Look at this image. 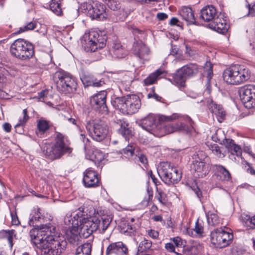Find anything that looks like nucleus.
I'll use <instances>...</instances> for the list:
<instances>
[{"label": "nucleus", "instance_id": "3c124183", "mask_svg": "<svg viewBox=\"0 0 255 255\" xmlns=\"http://www.w3.org/2000/svg\"><path fill=\"white\" fill-rule=\"evenodd\" d=\"M43 219L41 217V213L39 211V209H37V210H34V213L29 220V224L30 226H34V221H39L41 222V220Z\"/></svg>", "mask_w": 255, "mask_h": 255}, {"label": "nucleus", "instance_id": "f704fd0d", "mask_svg": "<svg viewBox=\"0 0 255 255\" xmlns=\"http://www.w3.org/2000/svg\"><path fill=\"white\" fill-rule=\"evenodd\" d=\"M241 221L247 229H255V215L251 217L247 214H243L241 217Z\"/></svg>", "mask_w": 255, "mask_h": 255}, {"label": "nucleus", "instance_id": "c9c22d12", "mask_svg": "<svg viewBox=\"0 0 255 255\" xmlns=\"http://www.w3.org/2000/svg\"><path fill=\"white\" fill-rule=\"evenodd\" d=\"M105 154L98 149L95 150L91 155L90 156V159L94 162L97 166H102V161L105 159Z\"/></svg>", "mask_w": 255, "mask_h": 255}, {"label": "nucleus", "instance_id": "b1692460", "mask_svg": "<svg viewBox=\"0 0 255 255\" xmlns=\"http://www.w3.org/2000/svg\"><path fill=\"white\" fill-rule=\"evenodd\" d=\"M217 15V9L212 5L205 6L200 11V17L205 21H213Z\"/></svg>", "mask_w": 255, "mask_h": 255}, {"label": "nucleus", "instance_id": "5701e85b", "mask_svg": "<svg viewBox=\"0 0 255 255\" xmlns=\"http://www.w3.org/2000/svg\"><path fill=\"white\" fill-rule=\"evenodd\" d=\"M128 249L126 245L122 242L110 244L106 249V255H126Z\"/></svg>", "mask_w": 255, "mask_h": 255}, {"label": "nucleus", "instance_id": "13d9d810", "mask_svg": "<svg viewBox=\"0 0 255 255\" xmlns=\"http://www.w3.org/2000/svg\"><path fill=\"white\" fill-rule=\"evenodd\" d=\"M10 216L11 217V223L12 225H18L20 224V222L15 210L10 212Z\"/></svg>", "mask_w": 255, "mask_h": 255}, {"label": "nucleus", "instance_id": "5fc2aeb1", "mask_svg": "<svg viewBox=\"0 0 255 255\" xmlns=\"http://www.w3.org/2000/svg\"><path fill=\"white\" fill-rule=\"evenodd\" d=\"M134 146L133 145H128L125 148L123 149V152L128 157H131L134 153Z\"/></svg>", "mask_w": 255, "mask_h": 255}, {"label": "nucleus", "instance_id": "de8ad7c7", "mask_svg": "<svg viewBox=\"0 0 255 255\" xmlns=\"http://www.w3.org/2000/svg\"><path fill=\"white\" fill-rule=\"evenodd\" d=\"M155 199H156L162 205H165L167 202L166 194L163 190L159 188H156Z\"/></svg>", "mask_w": 255, "mask_h": 255}, {"label": "nucleus", "instance_id": "4be33fe9", "mask_svg": "<svg viewBox=\"0 0 255 255\" xmlns=\"http://www.w3.org/2000/svg\"><path fill=\"white\" fill-rule=\"evenodd\" d=\"M131 50L133 54L141 60H148L147 57L150 51L148 47L141 40L134 42Z\"/></svg>", "mask_w": 255, "mask_h": 255}, {"label": "nucleus", "instance_id": "e2e57ef3", "mask_svg": "<svg viewBox=\"0 0 255 255\" xmlns=\"http://www.w3.org/2000/svg\"><path fill=\"white\" fill-rule=\"evenodd\" d=\"M148 235L151 238L155 239L158 237L159 234L157 231L151 229L148 231Z\"/></svg>", "mask_w": 255, "mask_h": 255}, {"label": "nucleus", "instance_id": "052dcab7", "mask_svg": "<svg viewBox=\"0 0 255 255\" xmlns=\"http://www.w3.org/2000/svg\"><path fill=\"white\" fill-rule=\"evenodd\" d=\"M246 9L247 10V12L245 15V16L249 15L254 16L255 15V3L252 6V7H251L250 4L246 5Z\"/></svg>", "mask_w": 255, "mask_h": 255}, {"label": "nucleus", "instance_id": "58836bf2", "mask_svg": "<svg viewBox=\"0 0 255 255\" xmlns=\"http://www.w3.org/2000/svg\"><path fill=\"white\" fill-rule=\"evenodd\" d=\"M92 247L91 243L83 244L77 248L76 255H91Z\"/></svg>", "mask_w": 255, "mask_h": 255}, {"label": "nucleus", "instance_id": "9b49d317", "mask_svg": "<svg viewBox=\"0 0 255 255\" xmlns=\"http://www.w3.org/2000/svg\"><path fill=\"white\" fill-rule=\"evenodd\" d=\"M86 128L92 138L98 141L104 139L109 130L105 122L97 119L87 122Z\"/></svg>", "mask_w": 255, "mask_h": 255}, {"label": "nucleus", "instance_id": "0e129e2a", "mask_svg": "<svg viewBox=\"0 0 255 255\" xmlns=\"http://www.w3.org/2000/svg\"><path fill=\"white\" fill-rule=\"evenodd\" d=\"M165 248L169 252H175V247L172 243H168L165 244Z\"/></svg>", "mask_w": 255, "mask_h": 255}, {"label": "nucleus", "instance_id": "37998d69", "mask_svg": "<svg viewBox=\"0 0 255 255\" xmlns=\"http://www.w3.org/2000/svg\"><path fill=\"white\" fill-rule=\"evenodd\" d=\"M151 246L152 242L149 240L144 239L139 243L137 249V255L147 252L150 249Z\"/></svg>", "mask_w": 255, "mask_h": 255}, {"label": "nucleus", "instance_id": "603ef678", "mask_svg": "<svg viewBox=\"0 0 255 255\" xmlns=\"http://www.w3.org/2000/svg\"><path fill=\"white\" fill-rule=\"evenodd\" d=\"M107 6L113 10H118L121 8V4L119 1L116 0H105Z\"/></svg>", "mask_w": 255, "mask_h": 255}, {"label": "nucleus", "instance_id": "39448f33", "mask_svg": "<svg viewBox=\"0 0 255 255\" xmlns=\"http://www.w3.org/2000/svg\"><path fill=\"white\" fill-rule=\"evenodd\" d=\"M159 119L163 122H170L176 119H180L181 121H184L186 123L181 122L165 126L159 125L158 129L163 130L164 134H169L176 131L188 132L193 128L194 122L188 116H181L175 113L169 116L162 115L159 118Z\"/></svg>", "mask_w": 255, "mask_h": 255}, {"label": "nucleus", "instance_id": "aec40b11", "mask_svg": "<svg viewBox=\"0 0 255 255\" xmlns=\"http://www.w3.org/2000/svg\"><path fill=\"white\" fill-rule=\"evenodd\" d=\"M155 115L149 114L140 120L139 126L154 135H157L159 126L156 124Z\"/></svg>", "mask_w": 255, "mask_h": 255}, {"label": "nucleus", "instance_id": "bf43d9fd", "mask_svg": "<svg viewBox=\"0 0 255 255\" xmlns=\"http://www.w3.org/2000/svg\"><path fill=\"white\" fill-rule=\"evenodd\" d=\"M128 28L129 30H130L133 33L134 35H141L143 33V31L139 30L134 25H128Z\"/></svg>", "mask_w": 255, "mask_h": 255}, {"label": "nucleus", "instance_id": "680f3d73", "mask_svg": "<svg viewBox=\"0 0 255 255\" xmlns=\"http://www.w3.org/2000/svg\"><path fill=\"white\" fill-rule=\"evenodd\" d=\"M147 97L148 98H154L157 101H160L162 99L161 97H160L157 94L155 93L154 92H152V93H149L147 95Z\"/></svg>", "mask_w": 255, "mask_h": 255}, {"label": "nucleus", "instance_id": "4d7b16f0", "mask_svg": "<svg viewBox=\"0 0 255 255\" xmlns=\"http://www.w3.org/2000/svg\"><path fill=\"white\" fill-rule=\"evenodd\" d=\"M14 231H8V232H6L5 234V238H6L8 243L9 246L10 248H12V239L14 236Z\"/></svg>", "mask_w": 255, "mask_h": 255}, {"label": "nucleus", "instance_id": "4c0bfd02", "mask_svg": "<svg viewBox=\"0 0 255 255\" xmlns=\"http://www.w3.org/2000/svg\"><path fill=\"white\" fill-rule=\"evenodd\" d=\"M164 73V71L161 69H157L155 72L151 74L144 80L145 85H150L154 83L156 80L161 77Z\"/></svg>", "mask_w": 255, "mask_h": 255}, {"label": "nucleus", "instance_id": "2eb2a0df", "mask_svg": "<svg viewBox=\"0 0 255 255\" xmlns=\"http://www.w3.org/2000/svg\"><path fill=\"white\" fill-rule=\"evenodd\" d=\"M121 109L123 113L131 115L137 112L141 107V102L138 96L128 95L122 98Z\"/></svg>", "mask_w": 255, "mask_h": 255}, {"label": "nucleus", "instance_id": "c756f323", "mask_svg": "<svg viewBox=\"0 0 255 255\" xmlns=\"http://www.w3.org/2000/svg\"><path fill=\"white\" fill-rule=\"evenodd\" d=\"M208 107L211 112L218 118V120L221 122V120L223 119L226 115L222 107L220 105L215 104L212 100L209 103Z\"/></svg>", "mask_w": 255, "mask_h": 255}, {"label": "nucleus", "instance_id": "f03ea898", "mask_svg": "<svg viewBox=\"0 0 255 255\" xmlns=\"http://www.w3.org/2000/svg\"><path fill=\"white\" fill-rule=\"evenodd\" d=\"M69 142L65 135L56 131L53 143L45 144L43 147L45 156L52 160L60 158L66 153L72 152V148L69 146Z\"/></svg>", "mask_w": 255, "mask_h": 255}, {"label": "nucleus", "instance_id": "dca6fc26", "mask_svg": "<svg viewBox=\"0 0 255 255\" xmlns=\"http://www.w3.org/2000/svg\"><path fill=\"white\" fill-rule=\"evenodd\" d=\"M239 93L241 100L246 108H255V85H246L241 88Z\"/></svg>", "mask_w": 255, "mask_h": 255}, {"label": "nucleus", "instance_id": "f257e3e1", "mask_svg": "<svg viewBox=\"0 0 255 255\" xmlns=\"http://www.w3.org/2000/svg\"><path fill=\"white\" fill-rule=\"evenodd\" d=\"M54 234L44 236L35 242L37 252L41 255H60L66 249L67 242L60 237H54Z\"/></svg>", "mask_w": 255, "mask_h": 255}, {"label": "nucleus", "instance_id": "c85d7f7f", "mask_svg": "<svg viewBox=\"0 0 255 255\" xmlns=\"http://www.w3.org/2000/svg\"><path fill=\"white\" fill-rule=\"evenodd\" d=\"M222 144L224 145L232 154H236L237 156L242 154V150L241 147L236 144L233 140L226 138L224 143Z\"/></svg>", "mask_w": 255, "mask_h": 255}, {"label": "nucleus", "instance_id": "ea45409f", "mask_svg": "<svg viewBox=\"0 0 255 255\" xmlns=\"http://www.w3.org/2000/svg\"><path fill=\"white\" fill-rule=\"evenodd\" d=\"M211 138L214 141L219 142L221 144L224 143L226 139L225 132L221 128L217 129L212 134Z\"/></svg>", "mask_w": 255, "mask_h": 255}, {"label": "nucleus", "instance_id": "a211bd4d", "mask_svg": "<svg viewBox=\"0 0 255 255\" xmlns=\"http://www.w3.org/2000/svg\"><path fill=\"white\" fill-rule=\"evenodd\" d=\"M36 226L38 228L32 229L29 232L31 239L35 245L36 242H39L44 236H46V235L50 234L55 233V227L52 226L51 224H41L39 226Z\"/></svg>", "mask_w": 255, "mask_h": 255}, {"label": "nucleus", "instance_id": "7ed1b4c3", "mask_svg": "<svg viewBox=\"0 0 255 255\" xmlns=\"http://www.w3.org/2000/svg\"><path fill=\"white\" fill-rule=\"evenodd\" d=\"M82 217L81 208H79L73 215L67 214L64 218L65 224L69 226V229L66 231V237L68 241L73 245H77L81 238V233L87 235L82 231L81 226L82 223L80 219Z\"/></svg>", "mask_w": 255, "mask_h": 255}, {"label": "nucleus", "instance_id": "a878e982", "mask_svg": "<svg viewBox=\"0 0 255 255\" xmlns=\"http://www.w3.org/2000/svg\"><path fill=\"white\" fill-rule=\"evenodd\" d=\"M80 79L85 87H100L104 83L101 81L97 80L93 75L83 73L80 76Z\"/></svg>", "mask_w": 255, "mask_h": 255}, {"label": "nucleus", "instance_id": "393cba45", "mask_svg": "<svg viewBox=\"0 0 255 255\" xmlns=\"http://www.w3.org/2000/svg\"><path fill=\"white\" fill-rule=\"evenodd\" d=\"M178 12L187 24H192L195 22L194 14L191 7L183 6L179 10Z\"/></svg>", "mask_w": 255, "mask_h": 255}, {"label": "nucleus", "instance_id": "0eeeda50", "mask_svg": "<svg viewBox=\"0 0 255 255\" xmlns=\"http://www.w3.org/2000/svg\"><path fill=\"white\" fill-rule=\"evenodd\" d=\"M53 80L58 90L65 94L75 92L77 83L75 78L70 73L63 70L56 71L53 75Z\"/></svg>", "mask_w": 255, "mask_h": 255}, {"label": "nucleus", "instance_id": "864d4df0", "mask_svg": "<svg viewBox=\"0 0 255 255\" xmlns=\"http://www.w3.org/2000/svg\"><path fill=\"white\" fill-rule=\"evenodd\" d=\"M36 26L35 22H30L26 25L19 27L18 31L15 32L16 34L21 33L25 31L33 29Z\"/></svg>", "mask_w": 255, "mask_h": 255}, {"label": "nucleus", "instance_id": "f8f14e48", "mask_svg": "<svg viewBox=\"0 0 255 255\" xmlns=\"http://www.w3.org/2000/svg\"><path fill=\"white\" fill-rule=\"evenodd\" d=\"M194 160L192 168L194 170V176L197 178H203L207 175L210 169L209 157L201 151L195 153L193 156Z\"/></svg>", "mask_w": 255, "mask_h": 255}, {"label": "nucleus", "instance_id": "72a5a7b5", "mask_svg": "<svg viewBox=\"0 0 255 255\" xmlns=\"http://www.w3.org/2000/svg\"><path fill=\"white\" fill-rule=\"evenodd\" d=\"M206 144L208 149L217 157L223 158L225 156V151L223 147L213 143L208 142Z\"/></svg>", "mask_w": 255, "mask_h": 255}, {"label": "nucleus", "instance_id": "412c9836", "mask_svg": "<svg viewBox=\"0 0 255 255\" xmlns=\"http://www.w3.org/2000/svg\"><path fill=\"white\" fill-rule=\"evenodd\" d=\"M209 26L210 28L223 34L227 32L229 28L227 18L222 14L217 15Z\"/></svg>", "mask_w": 255, "mask_h": 255}, {"label": "nucleus", "instance_id": "bb28decb", "mask_svg": "<svg viewBox=\"0 0 255 255\" xmlns=\"http://www.w3.org/2000/svg\"><path fill=\"white\" fill-rule=\"evenodd\" d=\"M185 75L188 78L192 77L198 74L199 67L195 63H189L180 68Z\"/></svg>", "mask_w": 255, "mask_h": 255}, {"label": "nucleus", "instance_id": "20e7f679", "mask_svg": "<svg viewBox=\"0 0 255 255\" xmlns=\"http://www.w3.org/2000/svg\"><path fill=\"white\" fill-rule=\"evenodd\" d=\"M81 211L82 217L80 220L82 224L81 228L83 232H86V237H88L97 231H99L100 233H104L111 222V219L108 217H92L85 214L84 209L81 208Z\"/></svg>", "mask_w": 255, "mask_h": 255}, {"label": "nucleus", "instance_id": "4468645a", "mask_svg": "<svg viewBox=\"0 0 255 255\" xmlns=\"http://www.w3.org/2000/svg\"><path fill=\"white\" fill-rule=\"evenodd\" d=\"M233 239V234L222 228L215 229L211 233V242L217 248H223L228 246Z\"/></svg>", "mask_w": 255, "mask_h": 255}, {"label": "nucleus", "instance_id": "49530a36", "mask_svg": "<svg viewBox=\"0 0 255 255\" xmlns=\"http://www.w3.org/2000/svg\"><path fill=\"white\" fill-rule=\"evenodd\" d=\"M135 231V227L125 222L121 225V232L127 236H131Z\"/></svg>", "mask_w": 255, "mask_h": 255}, {"label": "nucleus", "instance_id": "69168bd1", "mask_svg": "<svg viewBox=\"0 0 255 255\" xmlns=\"http://www.w3.org/2000/svg\"><path fill=\"white\" fill-rule=\"evenodd\" d=\"M148 175L151 178L152 182L155 184V185H157V183L159 182L157 179L156 178L155 176L153 174V173L151 170L148 171L147 172Z\"/></svg>", "mask_w": 255, "mask_h": 255}, {"label": "nucleus", "instance_id": "8fccbe9b", "mask_svg": "<svg viewBox=\"0 0 255 255\" xmlns=\"http://www.w3.org/2000/svg\"><path fill=\"white\" fill-rule=\"evenodd\" d=\"M29 119V117L27 114V110L26 109H25L22 111V118H20L19 119L18 123L15 126V128L24 126Z\"/></svg>", "mask_w": 255, "mask_h": 255}, {"label": "nucleus", "instance_id": "473e14b6", "mask_svg": "<svg viewBox=\"0 0 255 255\" xmlns=\"http://www.w3.org/2000/svg\"><path fill=\"white\" fill-rule=\"evenodd\" d=\"M128 54V51L119 43L114 44L113 46V56L114 58L121 59L124 58Z\"/></svg>", "mask_w": 255, "mask_h": 255}, {"label": "nucleus", "instance_id": "6e6552de", "mask_svg": "<svg viewBox=\"0 0 255 255\" xmlns=\"http://www.w3.org/2000/svg\"><path fill=\"white\" fill-rule=\"evenodd\" d=\"M105 37L95 30H91L85 33L81 43L87 52H95L106 45Z\"/></svg>", "mask_w": 255, "mask_h": 255}, {"label": "nucleus", "instance_id": "cd10ccee", "mask_svg": "<svg viewBox=\"0 0 255 255\" xmlns=\"http://www.w3.org/2000/svg\"><path fill=\"white\" fill-rule=\"evenodd\" d=\"M117 125L120 127L118 128V132L126 139H128L132 135L131 129L129 127V125L125 121L118 120Z\"/></svg>", "mask_w": 255, "mask_h": 255}, {"label": "nucleus", "instance_id": "6e6d98bb", "mask_svg": "<svg viewBox=\"0 0 255 255\" xmlns=\"http://www.w3.org/2000/svg\"><path fill=\"white\" fill-rule=\"evenodd\" d=\"M242 164L245 165V168L248 173L255 176V170L249 163L244 160L242 162Z\"/></svg>", "mask_w": 255, "mask_h": 255}, {"label": "nucleus", "instance_id": "2f4dec72", "mask_svg": "<svg viewBox=\"0 0 255 255\" xmlns=\"http://www.w3.org/2000/svg\"><path fill=\"white\" fill-rule=\"evenodd\" d=\"M214 168L217 172L218 176L222 181H228L231 178L229 171L223 166L219 164L213 165Z\"/></svg>", "mask_w": 255, "mask_h": 255}, {"label": "nucleus", "instance_id": "1a4fd4ad", "mask_svg": "<svg viewBox=\"0 0 255 255\" xmlns=\"http://www.w3.org/2000/svg\"><path fill=\"white\" fill-rule=\"evenodd\" d=\"M10 51L13 56L22 60L30 59L34 54V48L31 43L21 38L15 40L12 43Z\"/></svg>", "mask_w": 255, "mask_h": 255}, {"label": "nucleus", "instance_id": "774afa93", "mask_svg": "<svg viewBox=\"0 0 255 255\" xmlns=\"http://www.w3.org/2000/svg\"><path fill=\"white\" fill-rule=\"evenodd\" d=\"M2 128L3 130L7 132H9L11 131V126L10 124L8 123H5L3 124Z\"/></svg>", "mask_w": 255, "mask_h": 255}, {"label": "nucleus", "instance_id": "9d476101", "mask_svg": "<svg viewBox=\"0 0 255 255\" xmlns=\"http://www.w3.org/2000/svg\"><path fill=\"white\" fill-rule=\"evenodd\" d=\"M157 170L162 181L168 185L178 183L182 177L180 170L168 162L161 163Z\"/></svg>", "mask_w": 255, "mask_h": 255}, {"label": "nucleus", "instance_id": "7c9ffc66", "mask_svg": "<svg viewBox=\"0 0 255 255\" xmlns=\"http://www.w3.org/2000/svg\"><path fill=\"white\" fill-rule=\"evenodd\" d=\"M204 250L202 244L194 242L189 247L185 250L184 254L186 255H198L201 254Z\"/></svg>", "mask_w": 255, "mask_h": 255}, {"label": "nucleus", "instance_id": "c03bdc74", "mask_svg": "<svg viewBox=\"0 0 255 255\" xmlns=\"http://www.w3.org/2000/svg\"><path fill=\"white\" fill-rule=\"evenodd\" d=\"M37 127L38 129L37 134H43L49 129L50 127L49 122L41 119L38 121Z\"/></svg>", "mask_w": 255, "mask_h": 255}, {"label": "nucleus", "instance_id": "a19ab883", "mask_svg": "<svg viewBox=\"0 0 255 255\" xmlns=\"http://www.w3.org/2000/svg\"><path fill=\"white\" fill-rule=\"evenodd\" d=\"M63 0H51L49 7L51 11L57 15L61 14L62 11L61 3Z\"/></svg>", "mask_w": 255, "mask_h": 255}, {"label": "nucleus", "instance_id": "f3484780", "mask_svg": "<svg viewBox=\"0 0 255 255\" xmlns=\"http://www.w3.org/2000/svg\"><path fill=\"white\" fill-rule=\"evenodd\" d=\"M107 93L103 91L93 95L90 99V104L92 108L102 114L108 113L106 101Z\"/></svg>", "mask_w": 255, "mask_h": 255}, {"label": "nucleus", "instance_id": "09e8293b", "mask_svg": "<svg viewBox=\"0 0 255 255\" xmlns=\"http://www.w3.org/2000/svg\"><path fill=\"white\" fill-rule=\"evenodd\" d=\"M203 68L205 74L207 75V83L209 84L213 75V65L210 62L207 61L204 64Z\"/></svg>", "mask_w": 255, "mask_h": 255}, {"label": "nucleus", "instance_id": "ddd939ff", "mask_svg": "<svg viewBox=\"0 0 255 255\" xmlns=\"http://www.w3.org/2000/svg\"><path fill=\"white\" fill-rule=\"evenodd\" d=\"M81 9L92 19L104 20L107 17L105 5L98 1L84 2L81 5Z\"/></svg>", "mask_w": 255, "mask_h": 255}, {"label": "nucleus", "instance_id": "338daca9", "mask_svg": "<svg viewBox=\"0 0 255 255\" xmlns=\"http://www.w3.org/2000/svg\"><path fill=\"white\" fill-rule=\"evenodd\" d=\"M138 158L139 161L143 164V165L145 166L147 164V159L144 155L141 154Z\"/></svg>", "mask_w": 255, "mask_h": 255}, {"label": "nucleus", "instance_id": "e433bc0d", "mask_svg": "<svg viewBox=\"0 0 255 255\" xmlns=\"http://www.w3.org/2000/svg\"><path fill=\"white\" fill-rule=\"evenodd\" d=\"M173 81L176 85L181 87L185 86V82L188 79L180 68L177 70L176 73L173 75Z\"/></svg>", "mask_w": 255, "mask_h": 255}, {"label": "nucleus", "instance_id": "79ce46f5", "mask_svg": "<svg viewBox=\"0 0 255 255\" xmlns=\"http://www.w3.org/2000/svg\"><path fill=\"white\" fill-rule=\"evenodd\" d=\"M204 223L202 221L197 220L195 223L194 231L195 234H194L193 232L191 233V236L192 237L197 236L198 237H202L204 236Z\"/></svg>", "mask_w": 255, "mask_h": 255}, {"label": "nucleus", "instance_id": "423d86ee", "mask_svg": "<svg viewBox=\"0 0 255 255\" xmlns=\"http://www.w3.org/2000/svg\"><path fill=\"white\" fill-rule=\"evenodd\" d=\"M223 77L227 83L238 85L250 79V72L248 68L243 65H234L224 71Z\"/></svg>", "mask_w": 255, "mask_h": 255}, {"label": "nucleus", "instance_id": "a18cd8bd", "mask_svg": "<svg viewBox=\"0 0 255 255\" xmlns=\"http://www.w3.org/2000/svg\"><path fill=\"white\" fill-rule=\"evenodd\" d=\"M207 222L210 226H217L221 223V220L216 213L209 212L207 214Z\"/></svg>", "mask_w": 255, "mask_h": 255}, {"label": "nucleus", "instance_id": "6ab92c4d", "mask_svg": "<svg viewBox=\"0 0 255 255\" xmlns=\"http://www.w3.org/2000/svg\"><path fill=\"white\" fill-rule=\"evenodd\" d=\"M83 181L85 186L87 188H95L100 185L98 173L92 168H88L84 171Z\"/></svg>", "mask_w": 255, "mask_h": 255}]
</instances>
